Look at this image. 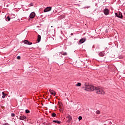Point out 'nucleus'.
<instances>
[{
    "instance_id": "25",
    "label": "nucleus",
    "mask_w": 125,
    "mask_h": 125,
    "mask_svg": "<svg viewBox=\"0 0 125 125\" xmlns=\"http://www.w3.org/2000/svg\"><path fill=\"white\" fill-rule=\"evenodd\" d=\"M73 35H74V34L71 33V36H73Z\"/></svg>"
},
{
    "instance_id": "13",
    "label": "nucleus",
    "mask_w": 125,
    "mask_h": 125,
    "mask_svg": "<svg viewBox=\"0 0 125 125\" xmlns=\"http://www.w3.org/2000/svg\"><path fill=\"white\" fill-rule=\"evenodd\" d=\"M53 123H56L57 124H61V122L57 120H53Z\"/></svg>"
},
{
    "instance_id": "10",
    "label": "nucleus",
    "mask_w": 125,
    "mask_h": 125,
    "mask_svg": "<svg viewBox=\"0 0 125 125\" xmlns=\"http://www.w3.org/2000/svg\"><path fill=\"white\" fill-rule=\"evenodd\" d=\"M26 119V116L24 115H21L20 117V119L21 120V121H23V120H25Z\"/></svg>"
},
{
    "instance_id": "21",
    "label": "nucleus",
    "mask_w": 125,
    "mask_h": 125,
    "mask_svg": "<svg viewBox=\"0 0 125 125\" xmlns=\"http://www.w3.org/2000/svg\"><path fill=\"white\" fill-rule=\"evenodd\" d=\"M17 59L18 60H20L21 59V57H20V56H18L17 57Z\"/></svg>"
},
{
    "instance_id": "27",
    "label": "nucleus",
    "mask_w": 125,
    "mask_h": 125,
    "mask_svg": "<svg viewBox=\"0 0 125 125\" xmlns=\"http://www.w3.org/2000/svg\"><path fill=\"white\" fill-rule=\"evenodd\" d=\"M63 16V18H64V17H65V16Z\"/></svg>"
},
{
    "instance_id": "24",
    "label": "nucleus",
    "mask_w": 125,
    "mask_h": 125,
    "mask_svg": "<svg viewBox=\"0 0 125 125\" xmlns=\"http://www.w3.org/2000/svg\"><path fill=\"white\" fill-rule=\"evenodd\" d=\"M3 125H9V124H8V123H5L3 124Z\"/></svg>"
},
{
    "instance_id": "26",
    "label": "nucleus",
    "mask_w": 125,
    "mask_h": 125,
    "mask_svg": "<svg viewBox=\"0 0 125 125\" xmlns=\"http://www.w3.org/2000/svg\"><path fill=\"white\" fill-rule=\"evenodd\" d=\"M51 28H53V26H51Z\"/></svg>"
},
{
    "instance_id": "12",
    "label": "nucleus",
    "mask_w": 125,
    "mask_h": 125,
    "mask_svg": "<svg viewBox=\"0 0 125 125\" xmlns=\"http://www.w3.org/2000/svg\"><path fill=\"white\" fill-rule=\"evenodd\" d=\"M10 17H9V16H7V17L5 19L6 21H10Z\"/></svg>"
},
{
    "instance_id": "1",
    "label": "nucleus",
    "mask_w": 125,
    "mask_h": 125,
    "mask_svg": "<svg viewBox=\"0 0 125 125\" xmlns=\"http://www.w3.org/2000/svg\"><path fill=\"white\" fill-rule=\"evenodd\" d=\"M84 90L86 91H93L96 90V93L98 94H105V92L103 90V87H95L92 85L86 83H85V87L83 88Z\"/></svg>"
},
{
    "instance_id": "15",
    "label": "nucleus",
    "mask_w": 125,
    "mask_h": 125,
    "mask_svg": "<svg viewBox=\"0 0 125 125\" xmlns=\"http://www.w3.org/2000/svg\"><path fill=\"white\" fill-rule=\"evenodd\" d=\"M2 94H3V96H2V98H5V95L4 94V92H2Z\"/></svg>"
},
{
    "instance_id": "19",
    "label": "nucleus",
    "mask_w": 125,
    "mask_h": 125,
    "mask_svg": "<svg viewBox=\"0 0 125 125\" xmlns=\"http://www.w3.org/2000/svg\"><path fill=\"white\" fill-rule=\"evenodd\" d=\"M96 114H97L98 115H99V114H100V111H99V110H97V111H96Z\"/></svg>"
},
{
    "instance_id": "5",
    "label": "nucleus",
    "mask_w": 125,
    "mask_h": 125,
    "mask_svg": "<svg viewBox=\"0 0 125 125\" xmlns=\"http://www.w3.org/2000/svg\"><path fill=\"white\" fill-rule=\"evenodd\" d=\"M23 42L24 43H25V44H28L29 45H31V44H33V43L31 42H29L28 40H24Z\"/></svg>"
},
{
    "instance_id": "9",
    "label": "nucleus",
    "mask_w": 125,
    "mask_h": 125,
    "mask_svg": "<svg viewBox=\"0 0 125 125\" xmlns=\"http://www.w3.org/2000/svg\"><path fill=\"white\" fill-rule=\"evenodd\" d=\"M49 92H50V93L52 95L55 96V95L56 94V93L55 92V91H54V90H52L51 89L49 90Z\"/></svg>"
},
{
    "instance_id": "23",
    "label": "nucleus",
    "mask_w": 125,
    "mask_h": 125,
    "mask_svg": "<svg viewBox=\"0 0 125 125\" xmlns=\"http://www.w3.org/2000/svg\"><path fill=\"white\" fill-rule=\"evenodd\" d=\"M63 55H67V53L66 52H64L63 53V54H62Z\"/></svg>"
},
{
    "instance_id": "20",
    "label": "nucleus",
    "mask_w": 125,
    "mask_h": 125,
    "mask_svg": "<svg viewBox=\"0 0 125 125\" xmlns=\"http://www.w3.org/2000/svg\"><path fill=\"white\" fill-rule=\"evenodd\" d=\"M78 119H79V121H81V120H82L83 119V117L82 116H79Z\"/></svg>"
},
{
    "instance_id": "3",
    "label": "nucleus",
    "mask_w": 125,
    "mask_h": 125,
    "mask_svg": "<svg viewBox=\"0 0 125 125\" xmlns=\"http://www.w3.org/2000/svg\"><path fill=\"white\" fill-rule=\"evenodd\" d=\"M51 9H52L51 7H47L44 9L43 12H48V11H50L51 10Z\"/></svg>"
},
{
    "instance_id": "4",
    "label": "nucleus",
    "mask_w": 125,
    "mask_h": 125,
    "mask_svg": "<svg viewBox=\"0 0 125 125\" xmlns=\"http://www.w3.org/2000/svg\"><path fill=\"white\" fill-rule=\"evenodd\" d=\"M67 119H68V120H67V123H71V121H72V116L71 115H68L66 117Z\"/></svg>"
},
{
    "instance_id": "11",
    "label": "nucleus",
    "mask_w": 125,
    "mask_h": 125,
    "mask_svg": "<svg viewBox=\"0 0 125 125\" xmlns=\"http://www.w3.org/2000/svg\"><path fill=\"white\" fill-rule=\"evenodd\" d=\"M41 39H42L41 35H38L37 39L38 42H41Z\"/></svg>"
},
{
    "instance_id": "2",
    "label": "nucleus",
    "mask_w": 125,
    "mask_h": 125,
    "mask_svg": "<svg viewBox=\"0 0 125 125\" xmlns=\"http://www.w3.org/2000/svg\"><path fill=\"white\" fill-rule=\"evenodd\" d=\"M115 15L116 17H118V18H121V19L123 18V15L122 14V13H115Z\"/></svg>"
},
{
    "instance_id": "18",
    "label": "nucleus",
    "mask_w": 125,
    "mask_h": 125,
    "mask_svg": "<svg viewBox=\"0 0 125 125\" xmlns=\"http://www.w3.org/2000/svg\"><path fill=\"white\" fill-rule=\"evenodd\" d=\"M52 117H56V114L53 113L52 114Z\"/></svg>"
},
{
    "instance_id": "6",
    "label": "nucleus",
    "mask_w": 125,
    "mask_h": 125,
    "mask_svg": "<svg viewBox=\"0 0 125 125\" xmlns=\"http://www.w3.org/2000/svg\"><path fill=\"white\" fill-rule=\"evenodd\" d=\"M30 18H35V17H36V14L34 12H32L30 14V16H29Z\"/></svg>"
},
{
    "instance_id": "8",
    "label": "nucleus",
    "mask_w": 125,
    "mask_h": 125,
    "mask_svg": "<svg viewBox=\"0 0 125 125\" xmlns=\"http://www.w3.org/2000/svg\"><path fill=\"white\" fill-rule=\"evenodd\" d=\"M85 42V38H82L79 41V43L81 44V43H83Z\"/></svg>"
},
{
    "instance_id": "16",
    "label": "nucleus",
    "mask_w": 125,
    "mask_h": 125,
    "mask_svg": "<svg viewBox=\"0 0 125 125\" xmlns=\"http://www.w3.org/2000/svg\"><path fill=\"white\" fill-rule=\"evenodd\" d=\"M81 85H82V83H78L76 84V86H81Z\"/></svg>"
},
{
    "instance_id": "17",
    "label": "nucleus",
    "mask_w": 125,
    "mask_h": 125,
    "mask_svg": "<svg viewBox=\"0 0 125 125\" xmlns=\"http://www.w3.org/2000/svg\"><path fill=\"white\" fill-rule=\"evenodd\" d=\"M25 113H26V114H29V113H30V110L26 109L25 110Z\"/></svg>"
},
{
    "instance_id": "22",
    "label": "nucleus",
    "mask_w": 125,
    "mask_h": 125,
    "mask_svg": "<svg viewBox=\"0 0 125 125\" xmlns=\"http://www.w3.org/2000/svg\"><path fill=\"white\" fill-rule=\"evenodd\" d=\"M14 116H15V114L14 113H12L11 114V116L12 117H14Z\"/></svg>"
},
{
    "instance_id": "7",
    "label": "nucleus",
    "mask_w": 125,
    "mask_h": 125,
    "mask_svg": "<svg viewBox=\"0 0 125 125\" xmlns=\"http://www.w3.org/2000/svg\"><path fill=\"white\" fill-rule=\"evenodd\" d=\"M104 13L105 15H108L109 14V10L108 9H105L104 11Z\"/></svg>"
},
{
    "instance_id": "14",
    "label": "nucleus",
    "mask_w": 125,
    "mask_h": 125,
    "mask_svg": "<svg viewBox=\"0 0 125 125\" xmlns=\"http://www.w3.org/2000/svg\"><path fill=\"white\" fill-rule=\"evenodd\" d=\"M99 56L103 57L104 56V53L103 52H101L99 53Z\"/></svg>"
}]
</instances>
